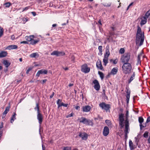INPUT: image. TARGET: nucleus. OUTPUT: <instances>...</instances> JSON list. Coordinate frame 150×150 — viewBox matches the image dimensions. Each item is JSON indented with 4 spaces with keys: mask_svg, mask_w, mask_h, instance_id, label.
<instances>
[{
    "mask_svg": "<svg viewBox=\"0 0 150 150\" xmlns=\"http://www.w3.org/2000/svg\"><path fill=\"white\" fill-rule=\"evenodd\" d=\"M129 110L126 109V113L125 116V120L124 114H122V128L124 126V132L125 133V141L126 142L128 138L127 134L129 133L130 130L129 127Z\"/></svg>",
    "mask_w": 150,
    "mask_h": 150,
    "instance_id": "obj_1",
    "label": "nucleus"
},
{
    "mask_svg": "<svg viewBox=\"0 0 150 150\" xmlns=\"http://www.w3.org/2000/svg\"><path fill=\"white\" fill-rule=\"evenodd\" d=\"M132 69V66L129 63H124L122 65V71L124 73L127 74H129Z\"/></svg>",
    "mask_w": 150,
    "mask_h": 150,
    "instance_id": "obj_2",
    "label": "nucleus"
},
{
    "mask_svg": "<svg viewBox=\"0 0 150 150\" xmlns=\"http://www.w3.org/2000/svg\"><path fill=\"white\" fill-rule=\"evenodd\" d=\"M144 40V35L143 34H136V43L137 45L139 43V46L142 45Z\"/></svg>",
    "mask_w": 150,
    "mask_h": 150,
    "instance_id": "obj_3",
    "label": "nucleus"
},
{
    "mask_svg": "<svg viewBox=\"0 0 150 150\" xmlns=\"http://www.w3.org/2000/svg\"><path fill=\"white\" fill-rule=\"evenodd\" d=\"M34 38L33 35H31L29 36H26L25 39L28 41H30V44L32 45H34L39 41V40L38 39L37 40H34L33 39Z\"/></svg>",
    "mask_w": 150,
    "mask_h": 150,
    "instance_id": "obj_4",
    "label": "nucleus"
},
{
    "mask_svg": "<svg viewBox=\"0 0 150 150\" xmlns=\"http://www.w3.org/2000/svg\"><path fill=\"white\" fill-rule=\"evenodd\" d=\"M117 120L119 121L120 128L119 129V131L117 133V134L118 136L121 138L122 136V133H121L122 131L121 130L122 129V113L119 114V117Z\"/></svg>",
    "mask_w": 150,
    "mask_h": 150,
    "instance_id": "obj_5",
    "label": "nucleus"
},
{
    "mask_svg": "<svg viewBox=\"0 0 150 150\" xmlns=\"http://www.w3.org/2000/svg\"><path fill=\"white\" fill-rule=\"evenodd\" d=\"M99 106L102 109L105 110L106 112H110V109L111 108L110 105L106 104L104 102H102L99 104Z\"/></svg>",
    "mask_w": 150,
    "mask_h": 150,
    "instance_id": "obj_6",
    "label": "nucleus"
},
{
    "mask_svg": "<svg viewBox=\"0 0 150 150\" xmlns=\"http://www.w3.org/2000/svg\"><path fill=\"white\" fill-rule=\"evenodd\" d=\"M130 58V54L129 52H127L125 54L122 56V62L124 63H129V62Z\"/></svg>",
    "mask_w": 150,
    "mask_h": 150,
    "instance_id": "obj_7",
    "label": "nucleus"
},
{
    "mask_svg": "<svg viewBox=\"0 0 150 150\" xmlns=\"http://www.w3.org/2000/svg\"><path fill=\"white\" fill-rule=\"evenodd\" d=\"M37 119L38 120L39 123L40 124V128L39 129V132L41 135L40 133V126L43 121V117L42 114L40 112L37 113Z\"/></svg>",
    "mask_w": 150,
    "mask_h": 150,
    "instance_id": "obj_8",
    "label": "nucleus"
},
{
    "mask_svg": "<svg viewBox=\"0 0 150 150\" xmlns=\"http://www.w3.org/2000/svg\"><path fill=\"white\" fill-rule=\"evenodd\" d=\"M81 70L82 72L85 73H87L90 71V68L88 67V66L86 64H84L82 65Z\"/></svg>",
    "mask_w": 150,
    "mask_h": 150,
    "instance_id": "obj_9",
    "label": "nucleus"
},
{
    "mask_svg": "<svg viewBox=\"0 0 150 150\" xmlns=\"http://www.w3.org/2000/svg\"><path fill=\"white\" fill-rule=\"evenodd\" d=\"M125 91L127 93V94L126 95L127 102V103H128L129 100L130 94V90L129 89V88L128 86H126Z\"/></svg>",
    "mask_w": 150,
    "mask_h": 150,
    "instance_id": "obj_10",
    "label": "nucleus"
},
{
    "mask_svg": "<svg viewBox=\"0 0 150 150\" xmlns=\"http://www.w3.org/2000/svg\"><path fill=\"white\" fill-rule=\"evenodd\" d=\"M93 83L94 84V88L96 91L99 90L100 86L98 81L97 80H95L93 81Z\"/></svg>",
    "mask_w": 150,
    "mask_h": 150,
    "instance_id": "obj_11",
    "label": "nucleus"
},
{
    "mask_svg": "<svg viewBox=\"0 0 150 150\" xmlns=\"http://www.w3.org/2000/svg\"><path fill=\"white\" fill-rule=\"evenodd\" d=\"M47 70L46 69H42L38 71L36 74V76L39 77L40 74H47Z\"/></svg>",
    "mask_w": 150,
    "mask_h": 150,
    "instance_id": "obj_12",
    "label": "nucleus"
},
{
    "mask_svg": "<svg viewBox=\"0 0 150 150\" xmlns=\"http://www.w3.org/2000/svg\"><path fill=\"white\" fill-rule=\"evenodd\" d=\"M109 129L107 126H105L103 130V134L104 136H107L109 134Z\"/></svg>",
    "mask_w": 150,
    "mask_h": 150,
    "instance_id": "obj_13",
    "label": "nucleus"
},
{
    "mask_svg": "<svg viewBox=\"0 0 150 150\" xmlns=\"http://www.w3.org/2000/svg\"><path fill=\"white\" fill-rule=\"evenodd\" d=\"M79 136L81 137L82 140H86L88 138V134L87 133L83 132L79 133Z\"/></svg>",
    "mask_w": 150,
    "mask_h": 150,
    "instance_id": "obj_14",
    "label": "nucleus"
},
{
    "mask_svg": "<svg viewBox=\"0 0 150 150\" xmlns=\"http://www.w3.org/2000/svg\"><path fill=\"white\" fill-rule=\"evenodd\" d=\"M96 66L98 69L102 70H104L103 67L102 65L101 62L100 60H99L98 61H97Z\"/></svg>",
    "mask_w": 150,
    "mask_h": 150,
    "instance_id": "obj_15",
    "label": "nucleus"
},
{
    "mask_svg": "<svg viewBox=\"0 0 150 150\" xmlns=\"http://www.w3.org/2000/svg\"><path fill=\"white\" fill-rule=\"evenodd\" d=\"M110 55L109 52V47L108 45L106 46L105 48V53L104 54V57H108Z\"/></svg>",
    "mask_w": 150,
    "mask_h": 150,
    "instance_id": "obj_16",
    "label": "nucleus"
},
{
    "mask_svg": "<svg viewBox=\"0 0 150 150\" xmlns=\"http://www.w3.org/2000/svg\"><path fill=\"white\" fill-rule=\"evenodd\" d=\"M129 145L130 150H133L137 148V146L133 144V142L131 140L129 141Z\"/></svg>",
    "mask_w": 150,
    "mask_h": 150,
    "instance_id": "obj_17",
    "label": "nucleus"
},
{
    "mask_svg": "<svg viewBox=\"0 0 150 150\" xmlns=\"http://www.w3.org/2000/svg\"><path fill=\"white\" fill-rule=\"evenodd\" d=\"M91 108V107L89 105L83 106L82 107V110L83 112H89Z\"/></svg>",
    "mask_w": 150,
    "mask_h": 150,
    "instance_id": "obj_18",
    "label": "nucleus"
},
{
    "mask_svg": "<svg viewBox=\"0 0 150 150\" xmlns=\"http://www.w3.org/2000/svg\"><path fill=\"white\" fill-rule=\"evenodd\" d=\"M87 119L84 117H81L80 118H78V120L79 121V122L80 123H82L83 124L86 125V121H87Z\"/></svg>",
    "mask_w": 150,
    "mask_h": 150,
    "instance_id": "obj_19",
    "label": "nucleus"
},
{
    "mask_svg": "<svg viewBox=\"0 0 150 150\" xmlns=\"http://www.w3.org/2000/svg\"><path fill=\"white\" fill-rule=\"evenodd\" d=\"M18 48V46L17 45H9L8 46L7 48L6 49L11 50L13 49H17Z\"/></svg>",
    "mask_w": 150,
    "mask_h": 150,
    "instance_id": "obj_20",
    "label": "nucleus"
},
{
    "mask_svg": "<svg viewBox=\"0 0 150 150\" xmlns=\"http://www.w3.org/2000/svg\"><path fill=\"white\" fill-rule=\"evenodd\" d=\"M87 121L85 125L93 126V121L90 119H87Z\"/></svg>",
    "mask_w": 150,
    "mask_h": 150,
    "instance_id": "obj_21",
    "label": "nucleus"
},
{
    "mask_svg": "<svg viewBox=\"0 0 150 150\" xmlns=\"http://www.w3.org/2000/svg\"><path fill=\"white\" fill-rule=\"evenodd\" d=\"M7 54V52L5 51H1L0 52V58H2L6 57Z\"/></svg>",
    "mask_w": 150,
    "mask_h": 150,
    "instance_id": "obj_22",
    "label": "nucleus"
},
{
    "mask_svg": "<svg viewBox=\"0 0 150 150\" xmlns=\"http://www.w3.org/2000/svg\"><path fill=\"white\" fill-rule=\"evenodd\" d=\"M117 67L113 68L110 72V74L112 75H115L117 74Z\"/></svg>",
    "mask_w": 150,
    "mask_h": 150,
    "instance_id": "obj_23",
    "label": "nucleus"
},
{
    "mask_svg": "<svg viewBox=\"0 0 150 150\" xmlns=\"http://www.w3.org/2000/svg\"><path fill=\"white\" fill-rule=\"evenodd\" d=\"M142 18L140 22V24L141 25L145 24L147 22V18L145 17H143Z\"/></svg>",
    "mask_w": 150,
    "mask_h": 150,
    "instance_id": "obj_24",
    "label": "nucleus"
},
{
    "mask_svg": "<svg viewBox=\"0 0 150 150\" xmlns=\"http://www.w3.org/2000/svg\"><path fill=\"white\" fill-rule=\"evenodd\" d=\"M3 63L6 68H8L11 64V63L9 62L8 60H4Z\"/></svg>",
    "mask_w": 150,
    "mask_h": 150,
    "instance_id": "obj_25",
    "label": "nucleus"
},
{
    "mask_svg": "<svg viewBox=\"0 0 150 150\" xmlns=\"http://www.w3.org/2000/svg\"><path fill=\"white\" fill-rule=\"evenodd\" d=\"M16 112H13V115L11 119L10 122L11 123H12L14 120L16 119Z\"/></svg>",
    "mask_w": 150,
    "mask_h": 150,
    "instance_id": "obj_26",
    "label": "nucleus"
},
{
    "mask_svg": "<svg viewBox=\"0 0 150 150\" xmlns=\"http://www.w3.org/2000/svg\"><path fill=\"white\" fill-rule=\"evenodd\" d=\"M142 54L141 53L139 54L137 57V65L139 64L140 65L141 63V61L140 60V57L142 56Z\"/></svg>",
    "mask_w": 150,
    "mask_h": 150,
    "instance_id": "obj_27",
    "label": "nucleus"
},
{
    "mask_svg": "<svg viewBox=\"0 0 150 150\" xmlns=\"http://www.w3.org/2000/svg\"><path fill=\"white\" fill-rule=\"evenodd\" d=\"M30 56L31 58H35L36 56L38 57L39 54L37 52L33 53L31 54Z\"/></svg>",
    "mask_w": 150,
    "mask_h": 150,
    "instance_id": "obj_28",
    "label": "nucleus"
},
{
    "mask_svg": "<svg viewBox=\"0 0 150 150\" xmlns=\"http://www.w3.org/2000/svg\"><path fill=\"white\" fill-rule=\"evenodd\" d=\"M108 57H104V59H103V62H104L103 65L106 66L107 64L108 63Z\"/></svg>",
    "mask_w": 150,
    "mask_h": 150,
    "instance_id": "obj_29",
    "label": "nucleus"
},
{
    "mask_svg": "<svg viewBox=\"0 0 150 150\" xmlns=\"http://www.w3.org/2000/svg\"><path fill=\"white\" fill-rule=\"evenodd\" d=\"M135 77V75L134 73V72L133 74L131 76L130 78L128 80V83H131V82L134 79Z\"/></svg>",
    "mask_w": 150,
    "mask_h": 150,
    "instance_id": "obj_30",
    "label": "nucleus"
},
{
    "mask_svg": "<svg viewBox=\"0 0 150 150\" xmlns=\"http://www.w3.org/2000/svg\"><path fill=\"white\" fill-rule=\"evenodd\" d=\"M65 54V53L63 52H60L57 51V57L63 56Z\"/></svg>",
    "mask_w": 150,
    "mask_h": 150,
    "instance_id": "obj_31",
    "label": "nucleus"
},
{
    "mask_svg": "<svg viewBox=\"0 0 150 150\" xmlns=\"http://www.w3.org/2000/svg\"><path fill=\"white\" fill-rule=\"evenodd\" d=\"M10 107L9 105L6 107L5 111L3 112L4 114H6L8 112L9 110Z\"/></svg>",
    "mask_w": 150,
    "mask_h": 150,
    "instance_id": "obj_32",
    "label": "nucleus"
},
{
    "mask_svg": "<svg viewBox=\"0 0 150 150\" xmlns=\"http://www.w3.org/2000/svg\"><path fill=\"white\" fill-rule=\"evenodd\" d=\"M34 109L35 110H37V113L38 112H40L39 103H36V106L34 108Z\"/></svg>",
    "mask_w": 150,
    "mask_h": 150,
    "instance_id": "obj_33",
    "label": "nucleus"
},
{
    "mask_svg": "<svg viewBox=\"0 0 150 150\" xmlns=\"http://www.w3.org/2000/svg\"><path fill=\"white\" fill-rule=\"evenodd\" d=\"M105 122L107 125L109 127H111L112 123L110 120H106Z\"/></svg>",
    "mask_w": 150,
    "mask_h": 150,
    "instance_id": "obj_34",
    "label": "nucleus"
},
{
    "mask_svg": "<svg viewBox=\"0 0 150 150\" xmlns=\"http://www.w3.org/2000/svg\"><path fill=\"white\" fill-rule=\"evenodd\" d=\"M98 74L100 75V77L101 79H103L104 77V74L101 71H98Z\"/></svg>",
    "mask_w": 150,
    "mask_h": 150,
    "instance_id": "obj_35",
    "label": "nucleus"
},
{
    "mask_svg": "<svg viewBox=\"0 0 150 150\" xmlns=\"http://www.w3.org/2000/svg\"><path fill=\"white\" fill-rule=\"evenodd\" d=\"M118 62V59H116L115 60H113L112 59L110 60V62L111 63H112L114 64H116Z\"/></svg>",
    "mask_w": 150,
    "mask_h": 150,
    "instance_id": "obj_36",
    "label": "nucleus"
},
{
    "mask_svg": "<svg viewBox=\"0 0 150 150\" xmlns=\"http://www.w3.org/2000/svg\"><path fill=\"white\" fill-rule=\"evenodd\" d=\"M11 4V3L10 2H6L4 4V5L5 6L6 8H8Z\"/></svg>",
    "mask_w": 150,
    "mask_h": 150,
    "instance_id": "obj_37",
    "label": "nucleus"
},
{
    "mask_svg": "<svg viewBox=\"0 0 150 150\" xmlns=\"http://www.w3.org/2000/svg\"><path fill=\"white\" fill-rule=\"evenodd\" d=\"M142 34L141 28L138 26L137 27V31L136 34Z\"/></svg>",
    "mask_w": 150,
    "mask_h": 150,
    "instance_id": "obj_38",
    "label": "nucleus"
},
{
    "mask_svg": "<svg viewBox=\"0 0 150 150\" xmlns=\"http://www.w3.org/2000/svg\"><path fill=\"white\" fill-rule=\"evenodd\" d=\"M102 48L103 47L102 46H99L98 49L100 53V55H101L102 54Z\"/></svg>",
    "mask_w": 150,
    "mask_h": 150,
    "instance_id": "obj_39",
    "label": "nucleus"
},
{
    "mask_svg": "<svg viewBox=\"0 0 150 150\" xmlns=\"http://www.w3.org/2000/svg\"><path fill=\"white\" fill-rule=\"evenodd\" d=\"M71 148L70 146L64 147L63 148L62 150H71Z\"/></svg>",
    "mask_w": 150,
    "mask_h": 150,
    "instance_id": "obj_40",
    "label": "nucleus"
},
{
    "mask_svg": "<svg viewBox=\"0 0 150 150\" xmlns=\"http://www.w3.org/2000/svg\"><path fill=\"white\" fill-rule=\"evenodd\" d=\"M139 122L140 124H142L144 122V120L142 117H139Z\"/></svg>",
    "mask_w": 150,
    "mask_h": 150,
    "instance_id": "obj_41",
    "label": "nucleus"
},
{
    "mask_svg": "<svg viewBox=\"0 0 150 150\" xmlns=\"http://www.w3.org/2000/svg\"><path fill=\"white\" fill-rule=\"evenodd\" d=\"M150 16V10H149L145 14V16L146 18H149Z\"/></svg>",
    "mask_w": 150,
    "mask_h": 150,
    "instance_id": "obj_42",
    "label": "nucleus"
},
{
    "mask_svg": "<svg viewBox=\"0 0 150 150\" xmlns=\"http://www.w3.org/2000/svg\"><path fill=\"white\" fill-rule=\"evenodd\" d=\"M0 37H1L3 34L4 29L1 27H0Z\"/></svg>",
    "mask_w": 150,
    "mask_h": 150,
    "instance_id": "obj_43",
    "label": "nucleus"
},
{
    "mask_svg": "<svg viewBox=\"0 0 150 150\" xmlns=\"http://www.w3.org/2000/svg\"><path fill=\"white\" fill-rule=\"evenodd\" d=\"M57 104L58 105V108H59L62 106H63L64 103H62V102L61 103H59L58 102V101L57 102Z\"/></svg>",
    "mask_w": 150,
    "mask_h": 150,
    "instance_id": "obj_44",
    "label": "nucleus"
},
{
    "mask_svg": "<svg viewBox=\"0 0 150 150\" xmlns=\"http://www.w3.org/2000/svg\"><path fill=\"white\" fill-rule=\"evenodd\" d=\"M135 143L136 144V145L137 146L138 144V143L139 142V139L137 137H135Z\"/></svg>",
    "mask_w": 150,
    "mask_h": 150,
    "instance_id": "obj_45",
    "label": "nucleus"
},
{
    "mask_svg": "<svg viewBox=\"0 0 150 150\" xmlns=\"http://www.w3.org/2000/svg\"><path fill=\"white\" fill-rule=\"evenodd\" d=\"M52 55H56L57 57V51H54L51 54Z\"/></svg>",
    "mask_w": 150,
    "mask_h": 150,
    "instance_id": "obj_46",
    "label": "nucleus"
},
{
    "mask_svg": "<svg viewBox=\"0 0 150 150\" xmlns=\"http://www.w3.org/2000/svg\"><path fill=\"white\" fill-rule=\"evenodd\" d=\"M143 136L145 138H147L148 137V132L147 131L145 132L143 134Z\"/></svg>",
    "mask_w": 150,
    "mask_h": 150,
    "instance_id": "obj_47",
    "label": "nucleus"
},
{
    "mask_svg": "<svg viewBox=\"0 0 150 150\" xmlns=\"http://www.w3.org/2000/svg\"><path fill=\"white\" fill-rule=\"evenodd\" d=\"M70 58L71 59V61H72L73 62H74L75 59L74 56L73 55L71 56Z\"/></svg>",
    "mask_w": 150,
    "mask_h": 150,
    "instance_id": "obj_48",
    "label": "nucleus"
},
{
    "mask_svg": "<svg viewBox=\"0 0 150 150\" xmlns=\"http://www.w3.org/2000/svg\"><path fill=\"white\" fill-rule=\"evenodd\" d=\"M22 21L23 22H24V23H25V22L27 21H28V18H22Z\"/></svg>",
    "mask_w": 150,
    "mask_h": 150,
    "instance_id": "obj_49",
    "label": "nucleus"
},
{
    "mask_svg": "<svg viewBox=\"0 0 150 150\" xmlns=\"http://www.w3.org/2000/svg\"><path fill=\"white\" fill-rule=\"evenodd\" d=\"M74 115V113L73 112H72L70 114H69L67 115L66 116L67 118H69L73 116Z\"/></svg>",
    "mask_w": 150,
    "mask_h": 150,
    "instance_id": "obj_50",
    "label": "nucleus"
},
{
    "mask_svg": "<svg viewBox=\"0 0 150 150\" xmlns=\"http://www.w3.org/2000/svg\"><path fill=\"white\" fill-rule=\"evenodd\" d=\"M32 68L31 67H29V68L26 71V73L27 74H28L29 73V72L30 71H31V70H32Z\"/></svg>",
    "mask_w": 150,
    "mask_h": 150,
    "instance_id": "obj_51",
    "label": "nucleus"
},
{
    "mask_svg": "<svg viewBox=\"0 0 150 150\" xmlns=\"http://www.w3.org/2000/svg\"><path fill=\"white\" fill-rule=\"evenodd\" d=\"M47 81V80L46 79H45L43 80L42 81H41L40 82L42 84H43L44 83H45Z\"/></svg>",
    "mask_w": 150,
    "mask_h": 150,
    "instance_id": "obj_52",
    "label": "nucleus"
},
{
    "mask_svg": "<svg viewBox=\"0 0 150 150\" xmlns=\"http://www.w3.org/2000/svg\"><path fill=\"white\" fill-rule=\"evenodd\" d=\"M29 6H28V7H26L24 8H23V9L22 12H23L24 11H26V10H28L29 9Z\"/></svg>",
    "mask_w": 150,
    "mask_h": 150,
    "instance_id": "obj_53",
    "label": "nucleus"
},
{
    "mask_svg": "<svg viewBox=\"0 0 150 150\" xmlns=\"http://www.w3.org/2000/svg\"><path fill=\"white\" fill-rule=\"evenodd\" d=\"M74 108H75L76 110H79L80 109V107L78 105L74 107Z\"/></svg>",
    "mask_w": 150,
    "mask_h": 150,
    "instance_id": "obj_54",
    "label": "nucleus"
},
{
    "mask_svg": "<svg viewBox=\"0 0 150 150\" xmlns=\"http://www.w3.org/2000/svg\"><path fill=\"white\" fill-rule=\"evenodd\" d=\"M20 43L21 44H28V43L26 41H24L21 42H20Z\"/></svg>",
    "mask_w": 150,
    "mask_h": 150,
    "instance_id": "obj_55",
    "label": "nucleus"
},
{
    "mask_svg": "<svg viewBox=\"0 0 150 150\" xmlns=\"http://www.w3.org/2000/svg\"><path fill=\"white\" fill-rule=\"evenodd\" d=\"M150 122V116L147 117L146 121V123H148Z\"/></svg>",
    "mask_w": 150,
    "mask_h": 150,
    "instance_id": "obj_56",
    "label": "nucleus"
},
{
    "mask_svg": "<svg viewBox=\"0 0 150 150\" xmlns=\"http://www.w3.org/2000/svg\"><path fill=\"white\" fill-rule=\"evenodd\" d=\"M54 92H53L52 93V94L50 96V98H52L53 96H54Z\"/></svg>",
    "mask_w": 150,
    "mask_h": 150,
    "instance_id": "obj_57",
    "label": "nucleus"
},
{
    "mask_svg": "<svg viewBox=\"0 0 150 150\" xmlns=\"http://www.w3.org/2000/svg\"><path fill=\"white\" fill-rule=\"evenodd\" d=\"M133 2H132L130 4H129V5L128 6L127 8V10L128 9L130 6H132L133 5Z\"/></svg>",
    "mask_w": 150,
    "mask_h": 150,
    "instance_id": "obj_58",
    "label": "nucleus"
},
{
    "mask_svg": "<svg viewBox=\"0 0 150 150\" xmlns=\"http://www.w3.org/2000/svg\"><path fill=\"white\" fill-rule=\"evenodd\" d=\"M11 39L12 40H13L15 39V37L14 35L11 36Z\"/></svg>",
    "mask_w": 150,
    "mask_h": 150,
    "instance_id": "obj_59",
    "label": "nucleus"
},
{
    "mask_svg": "<svg viewBox=\"0 0 150 150\" xmlns=\"http://www.w3.org/2000/svg\"><path fill=\"white\" fill-rule=\"evenodd\" d=\"M3 127V124L2 122L1 123L0 126V129H2V128Z\"/></svg>",
    "mask_w": 150,
    "mask_h": 150,
    "instance_id": "obj_60",
    "label": "nucleus"
},
{
    "mask_svg": "<svg viewBox=\"0 0 150 150\" xmlns=\"http://www.w3.org/2000/svg\"><path fill=\"white\" fill-rule=\"evenodd\" d=\"M68 20H67V23H62V26H64V25H65L67 24H68Z\"/></svg>",
    "mask_w": 150,
    "mask_h": 150,
    "instance_id": "obj_61",
    "label": "nucleus"
},
{
    "mask_svg": "<svg viewBox=\"0 0 150 150\" xmlns=\"http://www.w3.org/2000/svg\"><path fill=\"white\" fill-rule=\"evenodd\" d=\"M139 126L140 127V129H142V128L144 127V126L142 125V124H140Z\"/></svg>",
    "mask_w": 150,
    "mask_h": 150,
    "instance_id": "obj_62",
    "label": "nucleus"
},
{
    "mask_svg": "<svg viewBox=\"0 0 150 150\" xmlns=\"http://www.w3.org/2000/svg\"><path fill=\"white\" fill-rule=\"evenodd\" d=\"M6 114H4V113H3V115L2 117V119H3L5 118L6 116Z\"/></svg>",
    "mask_w": 150,
    "mask_h": 150,
    "instance_id": "obj_63",
    "label": "nucleus"
},
{
    "mask_svg": "<svg viewBox=\"0 0 150 150\" xmlns=\"http://www.w3.org/2000/svg\"><path fill=\"white\" fill-rule=\"evenodd\" d=\"M42 150H45V147L43 144H42Z\"/></svg>",
    "mask_w": 150,
    "mask_h": 150,
    "instance_id": "obj_64",
    "label": "nucleus"
}]
</instances>
